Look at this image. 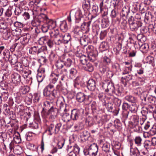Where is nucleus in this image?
Returning a JSON list of instances; mask_svg holds the SVG:
<instances>
[{
  "instance_id": "20e7f679",
  "label": "nucleus",
  "mask_w": 156,
  "mask_h": 156,
  "mask_svg": "<svg viewBox=\"0 0 156 156\" xmlns=\"http://www.w3.org/2000/svg\"><path fill=\"white\" fill-rule=\"evenodd\" d=\"M84 110L82 108L74 109L71 111V118L73 121H76L80 118Z\"/></svg>"
},
{
  "instance_id": "79ce46f5",
  "label": "nucleus",
  "mask_w": 156,
  "mask_h": 156,
  "mask_svg": "<svg viewBox=\"0 0 156 156\" xmlns=\"http://www.w3.org/2000/svg\"><path fill=\"white\" fill-rule=\"evenodd\" d=\"M75 54L76 56L80 57L84 55H83L82 54V50H81L80 48L79 47H77L76 49H75Z\"/></svg>"
},
{
  "instance_id": "6e6d98bb",
  "label": "nucleus",
  "mask_w": 156,
  "mask_h": 156,
  "mask_svg": "<svg viewBox=\"0 0 156 156\" xmlns=\"http://www.w3.org/2000/svg\"><path fill=\"white\" fill-rule=\"evenodd\" d=\"M129 12V10L128 7L126 8V7H124L122 9V12L121 14L124 17V20L126 19V16L128 15Z\"/></svg>"
},
{
  "instance_id": "4be33fe9",
  "label": "nucleus",
  "mask_w": 156,
  "mask_h": 156,
  "mask_svg": "<svg viewBox=\"0 0 156 156\" xmlns=\"http://www.w3.org/2000/svg\"><path fill=\"white\" fill-rule=\"evenodd\" d=\"M8 60L12 64L14 65L17 62V57L15 54H12L9 55Z\"/></svg>"
},
{
  "instance_id": "f257e3e1",
  "label": "nucleus",
  "mask_w": 156,
  "mask_h": 156,
  "mask_svg": "<svg viewBox=\"0 0 156 156\" xmlns=\"http://www.w3.org/2000/svg\"><path fill=\"white\" fill-rule=\"evenodd\" d=\"M128 22L130 29L132 31H136L142 25V23L141 21L136 20L132 16L129 18Z\"/></svg>"
},
{
  "instance_id": "9b49d317",
  "label": "nucleus",
  "mask_w": 156,
  "mask_h": 156,
  "mask_svg": "<svg viewBox=\"0 0 156 156\" xmlns=\"http://www.w3.org/2000/svg\"><path fill=\"white\" fill-rule=\"evenodd\" d=\"M135 142V148L141 149L143 147L142 143V139L140 136H136L134 140Z\"/></svg>"
},
{
  "instance_id": "39448f33",
  "label": "nucleus",
  "mask_w": 156,
  "mask_h": 156,
  "mask_svg": "<svg viewBox=\"0 0 156 156\" xmlns=\"http://www.w3.org/2000/svg\"><path fill=\"white\" fill-rule=\"evenodd\" d=\"M102 86L106 92L113 93L114 92V85L112 82H105L102 83Z\"/></svg>"
},
{
  "instance_id": "a211bd4d",
  "label": "nucleus",
  "mask_w": 156,
  "mask_h": 156,
  "mask_svg": "<svg viewBox=\"0 0 156 156\" xmlns=\"http://www.w3.org/2000/svg\"><path fill=\"white\" fill-rule=\"evenodd\" d=\"M80 41L82 46L85 47L88 44L89 42V38L87 36L84 35L80 38Z\"/></svg>"
},
{
  "instance_id": "2f4dec72",
  "label": "nucleus",
  "mask_w": 156,
  "mask_h": 156,
  "mask_svg": "<svg viewBox=\"0 0 156 156\" xmlns=\"http://www.w3.org/2000/svg\"><path fill=\"white\" fill-rule=\"evenodd\" d=\"M30 90L29 87L27 86H21L20 88V91L21 94L23 95L27 93Z\"/></svg>"
},
{
  "instance_id": "2eb2a0df",
  "label": "nucleus",
  "mask_w": 156,
  "mask_h": 156,
  "mask_svg": "<svg viewBox=\"0 0 156 156\" xmlns=\"http://www.w3.org/2000/svg\"><path fill=\"white\" fill-rule=\"evenodd\" d=\"M91 23V21L87 22H83L81 25L80 29L82 31H85V33H87L89 31V27Z\"/></svg>"
},
{
  "instance_id": "c85d7f7f",
  "label": "nucleus",
  "mask_w": 156,
  "mask_h": 156,
  "mask_svg": "<svg viewBox=\"0 0 156 156\" xmlns=\"http://www.w3.org/2000/svg\"><path fill=\"white\" fill-rule=\"evenodd\" d=\"M21 76L18 74H16L12 76V81L15 83L17 84L21 81Z\"/></svg>"
},
{
  "instance_id": "b1692460",
  "label": "nucleus",
  "mask_w": 156,
  "mask_h": 156,
  "mask_svg": "<svg viewBox=\"0 0 156 156\" xmlns=\"http://www.w3.org/2000/svg\"><path fill=\"white\" fill-rule=\"evenodd\" d=\"M102 148V150L106 153L109 152L112 150H113L112 148H110V144L107 143L103 144Z\"/></svg>"
},
{
  "instance_id": "864d4df0",
  "label": "nucleus",
  "mask_w": 156,
  "mask_h": 156,
  "mask_svg": "<svg viewBox=\"0 0 156 156\" xmlns=\"http://www.w3.org/2000/svg\"><path fill=\"white\" fill-rule=\"evenodd\" d=\"M3 90H5V91L2 93L1 95L0 96V98H3L4 100H6L8 98V91L4 88H3Z\"/></svg>"
},
{
  "instance_id": "bb28decb",
  "label": "nucleus",
  "mask_w": 156,
  "mask_h": 156,
  "mask_svg": "<svg viewBox=\"0 0 156 156\" xmlns=\"http://www.w3.org/2000/svg\"><path fill=\"white\" fill-rule=\"evenodd\" d=\"M46 24H47L48 27L50 30H51L55 28L56 26V23L55 22L52 20H50L48 19L47 20V23Z\"/></svg>"
},
{
  "instance_id": "338daca9",
  "label": "nucleus",
  "mask_w": 156,
  "mask_h": 156,
  "mask_svg": "<svg viewBox=\"0 0 156 156\" xmlns=\"http://www.w3.org/2000/svg\"><path fill=\"white\" fill-rule=\"evenodd\" d=\"M37 19H39L40 20H42L43 22L44 20H47L48 18L46 15L42 13L38 16Z\"/></svg>"
},
{
  "instance_id": "603ef678",
  "label": "nucleus",
  "mask_w": 156,
  "mask_h": 156,
  "mask_svg": "<svg viewBox=\"0 0 156 156\" xmlns=\"http://www.w3.org/2000/svg\"><path fill=\"white\" fill-rule=\"evenodd\" d=\"M112 67L114 71L116 72L120 71V65L118 63H116L112 64Z\"/></svg>"
},
{
  "instance_id": "423d86ee",
  "label": "nucleus",
  "mask_w": 156,
  "mask_h": 156,
  "mask_svg": "<svg viewBox=\"0 0 156 156\" xmlns=\"http://www.w3.org/2000/svg\"><path fill=\"white\" fill-rule=\"evenodd\" d=\"M82 16L80 14L79 12H75L71 11L70 13L69 16L67 17V20L69 22L71 21V17L73 19H75L76 22L79 23L81 22V17Z\"/></svg>"
},
{
  "instance_id": "6ab92c4d",
  "label": "nucleus",
  "mask_w": 156,
  "mask_h": 156,
  "mask_svg": "<svg viewBox=\"0 0 156 156\" xmlns=\"http://www.w3.org/2000/svg\"><path fill=\"white\" fill-rule=\"evenodd\" d=\"M73 32L74 36L76 38H80L83 35V32L81 29L78 27H76L74 30Z\"/></svg>"
},
{
  "instance_id": "7c9ffc66",
  "label": "nucleus",
  "mask_w": 156,
  "mask_h": 156,
  "mask_svg": "<svg viewBox=\"0 0 156 156\" xmlns=\"http://www.w3.org/2000/svg\"><path fill=\"white\" fill-rule=\"evenodd\" d=\"M48 113L49 114L57 115L58 113V109L56 108L55 106L53 105L52 108L51 107L48 110Z\"/></svg>"
},
{
  "instance_id": "37998d69",
  "label": "nucleus",
  "mask_w": 156,
  "mask_h": 156,
  "mask_svg": "<svg viewBox=\"0 0 156 156\" xmlns=\"http://www.w3.org/2000/svg\"><path fill=\"white\" fill-rule=\"evenodd\" d=\"M64 65V62L62 59L57 61L55 64V66L57 69H62Z\"/></svg>"
},
{
  "instance_id": "5fc2aeb1",
  "label": "nucleus",
  "mask_w": 156,
  "mask_h": 156,
  "mask_svg": "<svg viewBox=\"0 0 156 156\" xmlns=\"http://www.w3.org/2000/svg\"><path fill=\"white\" fill-rule=\"evenodd\" d=\"M149 48V46L147 44H142L140 47V50L143 52H145L148 50Z\"/></svg>"
},
{
  "instance_id": "dca6fc26",
  "label": "nucleus",
  "mask_w": 156,
  "mask_h": 156,
  "mask_svg": "<svg viewBox=\"0 0 156 156\" xmlns=\"http://www.w3.org/2000/svg\"><path fill=\"white\" fill-rule=\"evenodd\" d=\"M68 111V110L66 108L64 109V113L62 117V120L66 123L69 122L71 119V115L67 112Z\"/></svg>"
},
{
  "instance_id": "0eeeda50",
  "label": "nucleus",
  "mask_w": 156,
  "mask_h": 156,
  "mask_svg": "<svg viewBox=\"0 0 156 156\" xmlns=\"http://www.w3.org/2000/svg\"><path fill=\"white\" fill-rule=\"evenodd\" d=\"M39 41L40 42H42L43 44H47L50 48H52L55 44L54 37H51L49 38L47 37H41L39 39Z\"/></svg>"
},
{
  "instance_id": "7ed1b4c3",
  "label": "nucleus",
  "mask_w": 156,
  "mask_h": 156,
  "mask_svg": "<svg viewBox=\"0 0 156 156\" xmlns=\"http://www.w3.org/2000/svg\"><path fill=\"white\" fill-rule=\"evenodd\" d=\"M47 49L46 47H39L38 46H34L30 48L29 50V53L33 55H38L42 52L45 53L47 52Z\"/></svg>"
},
{
  "instance_id": "49530a36",
  "label": "nucleus",
  "mask_w": 156,
  "mask_h": 156,
  "mask_svg": "<svg viewBox=\"0 0 156 156\" xmlns=\"http://www.w3.org/2000/svg\"><path fill=\"white\" fill-rule=\"evenodd\" d=\"M13 140L16 144H19L21 141V139L20 137V135L18 133L14 136Z\"/></svg>"
},
{
  "instance_id": "9d476101",
  "label": "nucleus",
  "mask_w": 156,
  "mask_h": 156,
  "mask_svg": "<svg viewBox=\"0 0 156 156\" xmlns=\"http://www.w3.org/2000/svg\"><path fill=\"white\" fill-rule=\"evenodd\" d=\"M89 150H92V156H96L98 151V147L97 144L95 143H93L90 145L88 148Z\"/></svg>"
},
{
  "instance_id": "f03ea898",
  "label": "nucleus",
  "mask_w": 156,
  "mask_h": 156,
  "mask_svg": "<svg viewBox=\"0 0 156 156\" xmlns=\"http://www.w3.org/2000/svg\"><path fill=\"white\" fill-rule=\"evenodd\" d=\"M51 80L49 84H56L58 80L61 83V80L63 81L66 80V75L62 74L61 73H52L51 75Z\"/></svg>"
},
{
  "instance_id": "a19ab883",
  "label": "nucleus",
  "mask_w": 156,
  "mask_h": 156,
  "mask_svg": "<svg viewBox=\"0 0 156 156\" xmlns=\"http://www.w3.org/2000/svg\"><path fill=\"white\" fill-rule=\"evenodd\" d=\"M14 69L16 71L21 72L23 71V68L20 63H17L14 66Z\"/></svg>"
},
{
  "instance_id": "473e14b6",
  "label": "nucleus",
  "mask_w": 156,
  "mask_h": 156,
  "mask_svg": "<svg viewBox=\"0 0 156 156\" xmlns=\"http://www.w3.org/2000/svg\"><path fill=\"white\" fill-rule=\"evenodd\" d=\"M89 133L86 130L83 131L80 135V137L82 139H84L85 141L88 140V138H89Z\"/></svg>"
},
{
  "instance_id": "4468645a",
  "label": "nucleus",
  "mask_w": 156,
  "mask_h": 156,
  "mask_svg": "<svg viewBox=\"0 0 156 156\" xmlns=\"http://www.w3.org/2000/svg\"><path fill=\"white\" fill-rule=\"evenodd\" d=\"M61 59L63 60L64 65L68 67H69L71 65L73 61L72 59L67 56L63 55L61 57Z\"/></svg>"
},
{
  "instance_id": "c756f323",
  "label": "nucleus",
  "mask_w": 156,
  "mask_h": 156,
  "mask_svg": "<svg viewBox=\"0 0 156 156\" xmlns=\"http://www.w3.org/2000/svg\"><path fill=\"white\" fill-rule=\"evenodd\" d=\"M143 146L145 149L147 150L150 149L153 147L151 141L149 140H145Z\"/></svg>"
},
{
  "instance_id": "a18cd8bd",
  "label": "nucleus",
  "mask_w": 156,
  "mask_h": 156,
  "mask_svg": "<svg viewBox=\"0 0 156 156\" xmlns=\"http://www.w3.org/2000/svg\"><path fill=\"white\" fill-rule=\"evenodd\" d=\"M147 63L151 64L154 66V58L151 56H147L146 58Z\"/></svg>"
},
{
  "instance_id": "cd10ccee",
  "label": "nucleus",
  "mask_w": 156,
  "mask_h": 156,
  "mask_svg": "<svg viewBox=\"0 0 156 156\" xmlns=\"http://www.w3.org/2000/svg\"><path fill=\"white\" fill-rule=\"evenodd\" d=\"M69 76L71 79H74L77 76V70L74 68H72L69 70Z\"/></svg>"
},
{
  "instance_id": "5701e85b",
  "label": "nucleus",
  "mask_w": 156,
  "mask_h": 156,
  "mask_svg": "<svg viewBox=\"0 0 156 156\" xmlns=\"http://www.w3.org/2000/svg\"><path fill=\"white\" fill-rule=\"evenodd\" d=\"M82 69L87 71L91 72L94 70V67L91 64L88 62L86 64L82 66Z\"/></svg>"
},
{
  "instance_id": "f8f14e48",
  "label": "nucleus",
  "mask_w": 156,
  "mask_h": 156,
  "mask_svg": "<svg viewBox=\"0 0 156 156\" xmlns=\"http://www.w3.org/2000/svg\"><path fill=\"white\" fill-rule=\"evenodd\" d=\"M87 87L90 90H94L96 87V82L93 79H90L87 83Z\"/></svg>"
},
{
  "instance_id": "c9c22d12",
  "label": "nucleus",
  "mask_w": 156,
  "mask_h": 156,
  "mask_svg": "<svg viewBox=\"0 0 156 156\" xmlns=\"http://www.w3.org/2000/svg\"><path fill=\"white\" fill-rule=\"evenodd\" d=\"M99 70L101 73L103 74L108 71V68L106 66H104L102 63H101L99 66Z\"/></svg>"
},
{
  "instance_id": "3c124183",
  "label": "nucleus",
  "mask_w": 156,
  "mask_h": 156,
  "mask_svg": "<svg viewBox=\"0 0 156 156\" xmlns=\"http://www.w3.org/2000/svg\"><path fill=\"white\" fill-rule=\"evenodd\" d=\"M107 49V44L105 42H102L100 44L99 49L101 51H105Z\"/></svg>"
},
{
  "instance_id": "4c0bfd02",
  "label": "nucleus",
  "mask_w": 156,
  "mask_h": 156,
  "mask_svg": "<svg viewBox=\"0 0 156 156\" xmlns=\"http://www.w3.org/2000/svg\"><path fill=\"white\" fill-rule=\"evenodd\" d=\"M139 149L131 148L130 150V156H137L140 153Z\"/></svg>"
},
{
  "instance_id": "1a4fd4ad",
  "label": "nucleus",
  "mask_w": 156,
  "mask_h": 156,
  "mask_svg": "<svg viewBox=\"0 0 156 156\" xmlns=\"http://www.w3.org/2000/svg\"><path fill=\"white\" fill-rule=\"evenodd\" d=\"M87 97H89V95L87 96L83 92H79L76 94V100L79 102L82 103L86 100Z\"/></svg>"
},
{
  "instance_id": "774afa93",
  "label": "nucleus",
  "mask_w": 156,
  "mask_h": 156,
  "mask_svg": "<svg viewBox=\"0 0 156 156\" xmlns=\"http://www.w3.org/2000/svg\"><path fill=\"white\" fill-rule=\"evenodd\" d=\"M57 57V55L53 53H51L49 55V59L51 61H55L56 60Z\"/></svg>"
},
{
  "instance_id": "f3484780",
  "label": "nucleus",
  "mask_w": 156,
  "mask_h": 156,
  "mask_svg": "<svg viewBox=\"0 0 156 156\" xmlns=\"http://www.w3.org/2000/svg\"><path fill=\"white\" fill-rule=\"evenodd\" d=\"M30 37L29 34H27L22 37H20V43L22 45H25L28 43Z\"/></svg>"
},
{
  "instance_id": "a878e982",
  "label": "nucleus",
  "mask_w": 156,
  "mask_h": 156,
  "mask_svg": "<svg viewBox=\"0 0 156 156\" xmlns=\"http://www.w3.org/2000/svg\"><path fill=\"white\" fill-rule=\"evenodd\" d=\"M63 43L64 44H67L70 40L71 37L70 35L68 34H62V36L61 37Z\"/></svg>"
},
{
  "instance_id": "6e6552de",
  "label": "nucleus",
  "mask_w": 156,
  "mask_h": 156,
  "mask_svg": "<svg viewBox=\"0 0 156 156\" xmlns=\"http://www.w3.org/2000/svg\"><path fill=\"white\" fill-rule=\"evenodd\" d=\"M43 95L47 99L50 100H53L56 97V94L53 91H49L48 89H44L43 90Z\"/></svg>"
},
{
  "instance_id": "aec40b11",
  "label": "nucleus",
  "mask_w": 156,
  "mask_h": 156,
  "mask_svg": "<svg viewBox=\"0 0 156 156\" xmlns=\"http://www.w3.org/2000/svg\"><path fill=\"white\" fill-rule=\"evenodd\" d=\"M54 105L52 101H46L44 103V107L43 108L42 112H44L48 109H49L51 107H53Z\"/></svg>"
},
{
  "instance_id": "412c9836",
  "label": "nucleus",
  "mask_w": 156,
  "mask_h": 156,
  "mask_svg": "<svg viewBox=\"0 0 156 156\" xmlns=\"http://www.w3.org/2000/svg\"><path fill=\"white\" fill-rule=\"evenodd\" d=\"M62 34L61 33H60L58 29H56L53 31H51L49 32L50 37H54V38H61L62 36Z\"/></svg>"
},
{
  "instance_id": "bf43d9fd",
  "label": "nucleus",
  "mask_w": 156,
  "mask_h": 156,
  "mask_svg": "<svg viewBox=\"0 0 156 156\" xmlns=\"http://www.w3.org/2000/svg\"><path fill=\"white\" fill-rule=\"evenodd\" d=\"M7 25L6 23L4 21H0V29L4 30H7Z\"/></svg>"
},
{
  "instance_id": "8fccbe9b",
  "label": "nucleus",
  "mask_w": 156,
  "mask_h": 156,
  "mask_svg": "<svg viewBox=\"0 0 156 156\" xmlns=\"http://www.w3.org/2000/svg\"><path fill=\"white\" fill-rule=\"evenodd\" d=\"M21 62L25 67H27L29 64V61L27 58L23 57L21 58Z\"/></svg>"
},
{
  "instance_id": "e2e57ef3",
  "label": "nucleus",
  "mask_w": 156,
  "mask_h": 156,
  "mask_svg": "<svg viewBox=\"0 0 156 156\" xmlns=\"http://www.w3.org/2000/svg\"><path fill=\"white\" fill-rule=\"evenodd\" d=\"M55 126L53 123H51L48 128V131L49 132L50 135H51L52 133H55V129H53Z\"/></svg>"
},
{
  "instance_id": "72a5a7b5",
  "label": "nucleus",
  "mask_w": 156,
  "mask_h": 156,
  "mask_svg": "<svg viewBox=\"0 0 156 156\" xmlns=\"http://www.w3.org/2000/svg\"><path fill=\"white\" fill-rule=\"evenodd\" d=\"M152 15L151 12H148L146 13L145 16L144 22L146 23H147L149 21H151L152 18Z\"/></svg>"
},
{
  "instance_id": "69168bd1",
  "label": "nucleus",
  "mask_w": 156,
  "mask_h": 156,
  "mask_svg": "<svg viewBox=\"0 0 156 156\" xmlns=\"http://www.w3.org/2000/svg\"><path fill=\"white\" fill-rule=\"evenodd\" d=\"M23 11L22 8L20 7H17L16 8L14 11V13L15 15L19 16L22 12Z\"/></svg>"
},
{
  "instance_id": "052dcab7",
  "label": "nucleus",
  "mask_w": 156,
  "mask_h": 156,
  "mask_svg": "<svg viewBox=\"0 0 156 156\" xmlns=\"http://www.w3.org/2000/svg\"><path fill=\"white\" fill-rule=\"evenodd\" d=\"M80 150V148L79 146L76 144H74V147L73 152H74L76 154H79Z\"/></svg>"
},
{
  "instance_id": "de8ad7c7",
  "label": "nucleus",
  "mask_w": 156,
  "mask_h": 156,
  "mask_svg": "<svg viewBox=\"0 0 156 156\" xmlns=\"http://www.w3.org/2000/svg\"><path fill=\"white\" fill-rule=\"evenodd\" d=\"M39 19H36L31 22V24L34 27H37L39 26L41 23L42 22V20H40Z\"/></svg>"
},
{
  "instance_id": "ea45409f",
  "label": "nucleus",
  "mask_w": 156,
  "mask_h": 156,
  "mask_svg": "<svg viewBox=\"0 0 156 156\" xmlns=\"http://www.w3.org/2000/svg\"><path fill=\"white\" fill-rule=\"evenodd\" d=\"M11 36L10 30L9 29L6 30L3 33V37L5 40H7L10 38Z\"/></svg>"
},
{
  "instance_id": "0e129e2a",
  "label": "nucleus",
  "mask_w": 156,
  "mask_h": 156,
  "mask_svg": "<svg viewBox=\"0 0 156 156\" xmlns=\"http://www.w3.org/2000/svg\"><path fill=\"white\" fill-rule=\"evenodd\" d=\"M114 126L116 128L120 129L121 128L122 124L119 120H116L114 121Z\"/></svg>"
},
{
  "instance_id": "393cba45",
  "label": "nucleus",
  "mask_w": 156,
  "mask_h": 156,
  "mask_svg": "<svg viewBox=\"0 0 156 156\" xmlns=\"http://www.w3.org/2000/svg\"><path fill=\"white\" fill-rule=\"evenodd\" d=\"M131 120V124L133 126L138 125L139 124V117L136 115L131 116L130 118Z\"/></svg>"
},
{
  "instance_id": "e433bc0d",
  "label": "nucleus",
  "mask_w": 156,
  "mask_h": 156,
  "mask_svg": "<svg viewBox=\"0 0 156 156\" xmlns=\"http://www.w3.org/2000/svg\"><path fill=\"white\" fill-rule=\"evenodd\" d=\"M147 133L151 136H154L156 134V126L153 125L151 126L149 131Z\"/></svg>"
},
{
  "instance_id": "f704fd0d",
  "label": "nucleus",
  "mask_w": 156,
  "mask_h": 156,
  "mask_svg": "<svg viewBox=\"0 0 156 156\" xmlns=\"http://www.w3.org/2000/svg\"><path fill=\"white\" fill-rule=\"evenodd\" d=\"M60 29L63 32H66L67 30V26L66 21H63L61 22L60 25Z\"/></svg>"
},
{
  "instance_id": "c03bdc74",
  "label": "nucleus",
  "mask_w": 156,
  "mask_h": 156,
  "mask_svg": "<svg viewBox=\"0 0 156 156\" xmlns=\"http://www.w3.org/2000/svg\"><path fill=\"white\" fill-rule=\"evenodd\" d=\"M125 98L126 100L133 103H136L137 101L136 98L131 95L126 96Z\"/></svg>"
},
{
  "instance_id": "09e8293b",
  "label": "nucleus",
  "mask_w": 156,
  "mask_h": 156,
  "mask_svg": "<svg viewBox=\"0 0 156 156\" xmlns=\"http://www.w3.org/2000/svg\"><path fill=\"white\" fill-rule=\"evenodd\" d=\"M137 39L139 41L141 42H144L146 40V37L142 34H138L137 36Z\"/></svg>"
},
{
  "instance_id": "ddd939ff",
  "label": "nucleus",
  "mask_w": 156,
  "mask_h": 156,
  "mask_svg": "<svg viewBox=\"0 0 156 156\" xmlns=\"http://www.w3.org/2000/svg\"><path fill=\"white\" fill-rule=\"evenodd\" d=\"M127 69H128V70L126 71H124L122 72L123 74L125 76L124 77L125 78V80L128 82L131 80L132 79L133 76L131 74H129V72L131 70V68L130 67H126Z\"/></svg>"
},
{
  "instance_id": "58836bf2",
  "label": "nucleus",
  "mask_w": 156,
  "mask_h": 156,
  "mask_svg": "<svg viewBox=\"0 0 156 156\" xmlns=\"http://www.w3.org/2000/svg\"><path fill=\"white\" fill-rule=\"evenodd\" d=\"M80 61L81 64L83 65V66L85 65L88 62L87 58L85 55L83 56L80 58Z\"/></svg>"
},
{
  "instance_id": "680f3d73",
  "label": "nucleus",
  "mask_w": 156,
  "mask_h": 156,
  "mask_svg": "<svg viewBox=\"0 0 156 156\" xmlns=\"http://www.w3.org/2000/svg\"><path fill=\"white\" fill-rule=\"evenodd\" d=\"M44 76V74H42L41 73H38L37 76V79L38 82L42 81Z\"/></svg>"
},
{
  "instance_id": "4d7b16f0",
  "label": "nucleus",
  "mask_w": 156,
  "mask_h": 156,
  "mask_svg": "<svg viewBox=\"0 0 156 156\" xmlns=\"http://www.w3.org/2000/svg\"><path fill=\"white\" fill-rule=\"evenodd\" d=\"M103 64L105 65V66L108 65L111 62L110 59L107 57L106 56H105L103 58Z\"/></svg>"
},
{
  "instance_id": "13d9d810",
  "label": "nucleus",
  "mask_w": 156,
  "mask_h": 156,
  "mask_svg": "<svg viewBox=\"0 0 156 156\" xmlns=\"http://www.w3.org/2000/svg\"><path fill=\"white\" fill-rule=\"evenodd\" d=\"M129 108L131 112H135L137 109V107L135 103H133L129 106Z\"/></svg>"
}]
</instances>
